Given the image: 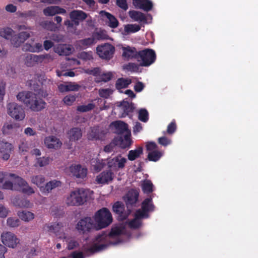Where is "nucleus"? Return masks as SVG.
<instances>
[{"instance_id":"nucleus-1","label":"nucleus","mask_w":258,"mask_h":258,"mask_svg":"<svg viewBox=\"0 0 258 258\" xmlns=\"http://www.w3.org/2000/svg\"><path fill=\"white\" fill-rule=\"evenodd\" d=\"M17 100L23 102L26 107L34 112L40 111L45 108L46 102L37 95L30 91L19 92Z\"/></svg>"},{"instance_id":"nucleus-2","label":"nucleus","mask_w":258,"mask_h":258,"mask_svg":"<svg viewBox=\"0 0 258 258\" xmlns=\"http://www.w3.org/2000/svg\"><path fill=\"white\" fill-rule=\"evenodd\" d=\"M96 226L95 228L100 230L108 226L112 222V217L107 208H102L98 210L93 216Z\"/></svg>"},{"instance_id":"nucleus-3","label":"nucleus","mask_w":258,"mask_h":258,"mask_svg":"<svg viewBox=\"0 0 258 258\" xmlns=\"http://www.w3.org/2000/svg\"><path fill=\"white\" fill-rule=\"evenodd\" d=\"M88 199V190L79 188L71 192L67 198V204L69 206H81L86 203Z\"/></svg>"},{"instance_id":"nucleus-4","label":"nucleus","mask_w":258,"mask_h":258,"mask_svg":"<svg viewBox=\"0 0 258 258\" xmlns=\"http://www.w3.org/2000/svg\"><path fill=\"white\" fill-rule=\"evenodd\" d=\"M156 58L155 52L154 50L146 48L138 51L137 61L140 65L143 67H148L153 63Z\"/></svg>"},{"instance_id":"nucleus-5","label":"nucleus","mask_w":258,"mask_h":258,"mask_svg":"<svg viewBox=\"0 0 258 258\" xmlns=\"http://www.w3.org/2000/svg\"><path fill=\"white\" fill-rule=\"evenodd\" d=\"M8 114L16 120H23L25 117L24 108L21 105L15 102H11L7 104Z\"/></svg>"},{"instance_id":"nucleus-6","label":"nucleus","mask_w":258,"mask_h":258,"mask_svg":"<svg viewBox=\"0 0 258 258\" xmlns=\"http://www.w3.org/2000/svg\"><path fill=\"white\" fill-rule=\"evenodd\" d=\"M95 227L93 220L91 217H85L81 219L76 225L77 231L82 234H85L90 232Z\"/></svg>"},{"instance_id":"nucleus-7","label":"nucleus","mask_w":258,"mask_h":258,"mask_svg":"<svg viewBox=\"0 0 258 258\" xmlns=\"http://www.w3.org/2000/svg\"><path fill=\"white\" fill-rule=\"evenodd\" d=\"M139 192L135 189H131L123 197V200L125 203L126 206L128 209L129 213L131 212V209L137 206V203L138 201Z\"/></svg>"},{"instance_id":"nucleus-8","label":"nucleus","mask_w":258,"mask_h":258,"mask_svg":"<svg viewBox=\"0 0 258 258\" xmlns=\"http://www.w3.org/2000/svg\"><path fill=\"white\" fill-rule=\"evenodd\" d=\"M9 176L13 180L14 185H17L21 188L23 193L28 195L34 193V190L29 186L28 183L22 178L13 173H10Z\"/></svg>"},{"instance_id":"nucleus-9","label":"nucleus","mask_w":258,"mask_h":258,"mask_svg":"<svg viewBox=\"0 0 258 258\" xmlns=\"http://www.w3.org/2000/svg\"><path fill=\"white\" fill-rule=\"evenodd\" d=\"M114 50V47L108 43L99 45L96 48L97 54L100 57L105 59H110L112 57Z\"/></svg>"},{"instance_id":"nucleus-10","label":"nucleus","mask_w":258,"mask_h":258,"mask_svg":"<svg viewBox=\"0 0 258 258\" xmlns=\"http://www.w3.org/2000/svg\"><path fill=\"white\" fill-rule=\"evenodd\" d=\"M13 150L14 146L11 143L0 140V156L3 160H8Z\"/></svg>"},{"instance_id":"nucleus-11","label":"nucleus","mask_w":258,"mask_h":258,"mask_svg":"<svg viewBox=\"0 0 258 258\" xmlns=\"http://www.w3.org/2000/svg\"><path fill=\"white\" fill-rule=\"evenodd\" d=\"M126 162V159L119 154L113 158L108 159L107 165L110 169H121L124 167Z\"/></svg>"},{"instance_id":"nucleus-12","label":"nucleus","mask_w":258,"mask_h":258,"mask_svg":"<svg viewBox=\"0 0 258 258\" xmlns=\"http://www.w3.org/2000/svg\"><path fill=\"white\" fill-rule=\"evenodd\" d=\"M3 243L6 246L14 248L19 243V239L16 236L11 232H6L1 234Z\"/></svg>"},{"instance_id":"nucleus-13","label":"nucleus","mask_w":258,"mask_h":258,"mask_svg":"<svg viewBox=\"0 0 258 258\" xmlns=\"http://www.w3.org/2000/svg\"><path fill=\"white\" fill-rule=\"evenodd\" d=\"M30 37V34L29 32L23 31L18 34L14 33L10 40L14 47H19Z\"/></svg>"},{"instance_id":"nucleus-14","label":"nucleus","mask_w":258,"mask_h":258,"mask_svg":"<svg viewBox=\"0 0 258 258\" xmlns=\"http://www.w3.org/2000/svg\"><path fill=\"white\" fill-rule=\"evenodd\" d=\"M122 233V228L120 227H114L111 228L110 231L107 234L104 232L101 234H98L96 237V240L98 242H101L105 240L107 236L110 238H116L121 235Z\"/></svg>"},{"instance_id":"nucleus-15","label":"nucleus","mask_w":258,"mask_h":258,"mask_svg":"<svg viewBox=\"0 0 258 258\" xmlns=\"http://www.w3.org/2000/svg\"><path fill=\"white\" fill-rule=\"evenodd\" d=\"M114 176V173L111 170H107L103 171L97 175L96 181L99 184H108L112 181Z\"/></svg>"},{"instance_id":"nucleus-16","label":"nucleus","mask_w":258,"mask_h":258,"mask_svg":"<svg viewBox=\"0 0 258 258\" xmlns=\"http://www.w3.org/2000/svg\"><path fill=\"white\" fill-rule=\"evenodd\" d=\"M70 171L72 175L78 178L83 179L87 174V169L83 168L80 164L72 165L70 167Z\"/></svg>"},{"instance_id":"nucleus-17","label":"nucleus","mask_w":258,"mask_h":258,"mask_svg":"<svg viewBox=\"0 0 258 258\" xmlns=\"http://www.w3.org/2000/svg\"><path fill=\"white\" fill-rule=\"evenodd\" d=\"M122 56L124 60H129L133 58L138 59V51L135 47L127 46L122 47Z\"/></svg>"},{"instance_id":"nucleus-18","label":"nucleus","mask_w":258,"mask_h":258,"mask_svg":"<svg viewBox=\"0 0 258 258\" xmlns=\"http://www.w3.org/2000/svg\"><path fill=\"white\" fill-rule=\"evenodd\" d=\"M44 144L48 149H58L62 145V143L57 137L50 136L47 137L44 139Z\"/></svg>"},{"instance_id":"nucleus-19","label":"nucleus","mask_w":258,"mask_h":258,"mask_svg":"<svg viewBox=\"0 0 258 258\" xmlns=\"http://www.w3.org/2000/svg\"><path fill=\"white\" fill-rule=\"evenodd\" d=\"M87 17V14L81 10H73L70 13V18L76 26L79 25V22L84 20Z\"/></svg>"},{"instance_id":"nucleus-20","label":"nucleus","mask_w":258,"mask_h":258,"mask_svg":"<svg viewBox=\"0 0 258 258\" xmlns=\"http://www.w3.org/2000/svg\"><path fill=\"white\" fill-rule=\"evenodd\" d=\"M112 210L113 212L116 213L119 216V218L121 220H125L130 213H126L124 212V204L119 201L115 202L112 206Z\"/></svg>"},{"instance_id":"nucleus-21","label":"nucleus","mask_w":258,"mask_h":258,"mask_svg":"<svg viewBox=\"0 0 258 258\" xmlns=\"http://www.w3.org/2000/svg\"><path fill=\"white\" fill-rule=\"evenodd\" d=\"M43 13L46 16H53L56 14H64L66 10L59 6H49L43 9Z\"/></svg>"},{"instance_id":"nucleus-22","label":"nucleus","mask_w":258,"mask_h":258,"mask_svg":"<svg viewBox=\"0 0 258 258\" xmlns=\"http://www.w3.org/2000/svg\"><path fill=\"white\" fill-rule=\"evenodd\" d=\"M54 50L55 53L63 56L69 55L72 52L71 46L66 44H59L54 48Z\"/></svg>"},{"instance_id":"nucleus-23","label":"nucleus","mask_w":258,"mask_h":258,"mask_svg":"<svg viewBox=\"0 0 258 258\" xmlns=\"http://www.w3.org/2000/svg\"><path fill=\"white\" fill-rule=\"evenodd\" d=\"M20 128V126L19 123L6 122L3 126L2 132L4 135H9L17 133Z\"/></svg>"},{"instance_id":"nucleus-24","label":"nucleus","mask_w":258,"mask_h":258,"mask_svg":"<svg viewBox=\"0 0 258 258\" xmlns=\"http://www.w3.org/2000/svg\"><path fill=\"white\" fill-rule=\"evenodd\" d=\"M102 17H105L107 18L108 26L112 28H115L118 25V21L116 18L109 13L102 11L100 12Z\"/></svg>"},{"instance_id":"nucleus-25","label":"nucleus","mask_w":258,"mask_h":258,"mask_svg":"<svg viewBox=\"0 0 258 258\" xmlns=\"http://www.w3.org/2000/svg\"><path fill=\"white\" fill-rule=\"evenodd\" d=\"M68 135L70 141H76L81 138L82 133L80 128L74 127L68 132Z\"/></svg>"},{"instance_id":"nucleus-26","label":"nucleus","mask_w":258,"mask_h":258,"mask_svg":"<svg viewBox=\"0 0 258 258\" xmlns=\"http://www.w3.org/2000/svg\"><path fill=\"white\" fill-rule=\"evenodd\" d=\"M43 62L42 55L29 54L26 57V63L27 66H33V63H42Z\"/></svg>"},{"instance_id":"nucleus-27","label":"nucleus","mask_w":258,"mask_h":258,"mask_svg":"<svg viewBox=\"0 0 258 258\" xmlns=\"http://www.w3.org/2000/svg\"><path fill=\"white\" fill-rule=\"evenodd\" d=\"M49 230L53 232L59 238H66L62 223H55L49 227Z\"/></svg>"},{"instance_id":"nucleus-28","label":"nucleus","mask_w":258,"mask_h":258,"mask_svg":"<svg viewBox=\"0 0 258 258\" xmlns=\"http://www.w3.org/2000/svg\"><path fill=\"white\" fill-rule=\"evenodd\" d=\"M103 131H100L99 127L94 126L91 128L89 137L92 140H102L104 136Z\"/></svg>"},{"instance_id":"nucleus-29","label":"nucleus","mask_w":258,"mask_h":258,"mask_svg":"<svg viewBox=\"0 0 258 258\" xmlns=\"http://www.w3.org/2000/svg\"><path fill=\"white\" fill-rule=\"evenodd\" d=\"M120 107L123 110V116L130 115V113H132L135 109V106L133 103H130L125 101H123L120 103Z\"/></svg>"},{"instance_id":"nucleus-30","label":"nucleus","mask_w":258,"mask_h":258,"mask_svg":"<svg viewBox=\"0 0 258 258\" xmlns=\"http://www.w3.org/2000/svg\"><path fill=\"white\" fill-rule=\"evenodd\" d=\"M128 15L130 18L135 21L143 22L144 23H146L147 21L145 15L141 12L132 10L129 11Z\"/></svg>"},{"instance_id":"nucleus-31","label":"nucleus","mask_w":258,"mask_h":258,"mask_svg":"<svg viewBox=\"0 0 258 258\" xmlns=\"http://www.w3.org/2000/svg\"><path fill=\"white\" fill-rule=\"evenodd\" d=\"M143 153V149L142 147H139L135 150H130L127 155L128 159L130 161H134L140 157Z\"/></svg>"},{"instance_id":"nucleus-32","label":"nucleus","mask_w":258,"mask_h":258,"mask_svg":"<svg viewBox=\"0 0 258 258\" xmlns=\"http://www.w3.org/2000/svg\"><path fill=\"white\" fill-rule=\"evenodd\" d=\"M107 246L108 244L105 243H95L90 247L86 248L85 251L90 253H94L105 249Z\"/></svg>"},{"instance_id":"nucleus-33","label":"nucleus","mask_w":258,"mask_h":258,"mask_svg":"<svg viewBox=\"0 0 258 258\" xmlns=\"http://www.w3.org/2000/svg\"><path fill=\"white\" fill-rule=\"evenodd\" d=\"M155 206L152 203L151 197L146 198L142 203V209L148 213L153 212L154 210Z\"/></svg>"},{"instance_id":"nucleus-34","label":"nucleus","mask_w":258,"mask_h":258,"mask_svg":"<svg viewBox=\"0 0 258 258\" xmlns=\"http://www.w3.org/2000/svg\"><path fill=\"white\" fill-rule=\"evenodd\" d=\"M115 128L118 131L119 134H123L128 131L127 124L123 121L118 120L112 123Z\"/></svg>"},{"instance_id":"nucleus-35","label":"nucleus","mask_w":258,"mask_h":258,"mask_svg":"<svg viewBox=\"0 0 258 258\" xmlns=\"http://www.w3.org/2000/svg\"><path fill=\"white\" fill-rule=\"evenodd\" d=\"M18 216L19 218L23 221H29L32 220L34 218V215L33 213L27 211H19L17 213Z\"/></svg>"},{"instance_id":"nucleus-36","label":"nucleus","mask_w":258,"mask_h":258,"mask_svg":"<svg viewBox=\"0 0 258 258\" xmlns=\"http://www.w3.org/2000/svg\"><path fill=\"white\" fill-rule=\"evenodd\" d=\"M13 203L16 206L21 208H28L30 204L29 201L23 198H16Z\"/></svg>"},{"instance_id":"nucleus-37","label":"nucleus","mask_w":258,"mask_h":258,"mask_svg":"<svg viewBox=\"0 0 258 258\" xmlns=\"http://www.w3.org/2000/svg\"><path fill=\"white\" fill-rule=\"evenodd\" d=\"M131 83V80L121 78L118 79L116 81L115 87L117 89L119 90L122 88H127Z\"/></svg>"},{"instance_id":"nucleus-38","label":"nucleus","mask_w":258,"mask_h":258,"mask_svg":"<svg viewBox=\"0 0 258 258\" xmlns=\"http://www.w3.org/2000/svg\"><path fill=\"white\" fill-rule=\"evenodd\" d=\"M15 33L14 31L9 27L0 29V36L6 39L10 40L13 34Z\"/></svg>"},{"instance_id":"nucleus-39","label":"nucleus","mask_w":258,"mask_h":258,"mask_svg":"<svg viewBox=\"0 0 258 258\" xmlns=\"http://www.w3.org/2000/svg\"><path fill=\"white\" fill-rule=\"evenodd\" d=\"M163 153L158 150L150 152L148 155V159L150 161L157 162L162 156Z\"/></svg>"},{"instance_id":"nucleus-40","label":"nucleus","mask_w":258,"mask_h":258,"mask_svg":"<svg viewBox=\"0 0 258 258\" xmlns=\"http://www.w3.org/2000/svg\"><path fill=\"white\" fill-rule=\"evenodd\" d=\"M105 163L102 160H101L99 159H96L92 161V166L93 168V170L97 172L101 171Z\"/></svg>"},{"instance_id":"nucleus-41","label":"nucleus","mask_w":258,"mask_h":258,"mask_svg":"<svg viewBox=\"0 0 258 258\" xmlns=\"http://www.w3.org/2000/svg\"><path fill=\"white\" fill-rule=\"evenodd\" d=\"M140 29V26L137 24H127L125 25L124 29L125 32L127 34L137 32Z\"/></svg>"},{"instance_id":"nucleus-42","label":"nucleus","mask_w":258,"mask_h":258,"mask_svg":"<svg viewBox=\"0 0 258 258\" xmlns=\"http://www.w3.org/2000/svg\"><path fill=\"white\" fill-rule=\"evenodd\" d=\"M153 184L150 180L145 181L142 185V190L145 194H150L153 191Z\"/></svg>"},{"instance_id":"nucleus-43","label":"nucleus","mask_w":258,"mask_h":258,"mask_svg":"<svg viewBox=\"0 0 258 258\" xmlns=\"http://www.w3.org/2000/svg\"><path fill=\"white\" fill-rule=\"evenodd\" d=\"M20 220L16 217H9L7 220V226L11 228L17 227L20 225Z\"/></svg>"},{"instance_id":"nucleus-44","label":"nucleus","mask_w":258,"mask_h":258,"mask_svg":"<svg viewBox=\"0 0 258 258\" xmlns=\"http://www.w3.org/2000/svg\"><path fill=\"white\" fill-rule=\"evenodd\" d=\"M31 181L32 183L36 184L37 186L42 188L43 187L42 184L45 181V178L42 175H36L32 177Z\"/></svg>"},{"instance_id":"nucleus-45","label":"nucleus","mask_w":258,"mask_h":258,"mask_svg":"<svg viewBox=\"0 0 258 258\" xmlns=\"http://www.w3.org/2000/svg\"><path fill=\"white\" fill-rule=\"evenodd\" d=\"M95 104L92 103H88L87 105H80L77 107V110L81 112L89 111L95 108Z\"/></svg>"},{"instance_id":"nucleus-46","label":"nucleus","mask_w":258,"mask_h":258,"mask_svg":"<svg viewBox=\"0 0 258 258\" xmlns=\"http://www.w3.org/2000/svg\"><path fill=\"white\" fill-rule=\"evenodd\" d=\"M78 57L83 60H90L93 59L92 52L91 51L88 52L82 51L78 53Z\"/></svg>"},{"instance_id":"nucleus-47","label":"nucleus","mask_w":258,"mask_h":258,"mask_svg":"<svg viewBox=\"0 0 258 258\" xmlns=\"http://www.w3.org/2000/svg\"><path fill=\"white\" fill-rule=\"evenodd\" d=\"M139 119L146 122L149 119V113L146 109H141L139 112Z\"/></svg>"},{"instance_id":"nucleus-48","label":"nucleus","mask_w":258,"mask_h":258,"mask_svg":"<svg viewBox=\"0 0 258 258\" xmlns=\"http://www.w3.org/2000/svg\"><path fill=\"white\" fill-rule=\"evenodd\" d=\"M140 66H141L140 64L135 63L129 62L124 66V69L130 72H137Z\"/></svg>"},{"instance_id":"nucleus-49","label":"nucleus","mask_w":258,"mask_h":258,"mask_svg":"<svg viewBox=\"0 0 258 258\" xmlns=\"http://www.w3.org/2000/svg\"><path fill=\"white\" fill-rule=\"evenodd\" d=\"M19 150L21 153H25L29 150V146L27 142L24 140H21L19 144Z\"/></svg>"},{"instance_id":"nucleus-50","label":"nucleus","mask_w":258,"mask_h":258,"mask_svg":"<svg viewBox=\"0 0 258 258\" xmlns=\"http://www.w3.org/2000/svg\"><path fill=\"white\" fill-rule=\"evenodd\" d=\"M95 43L94 38L92 36L80 40V44L84 46H89Z\"/></svg>"},{"instance_id":"nucleus-51","label":"nucleus","mask_w":258,"mask_h":258,"mask_svg":"<svg viewBox=\"0 0 258 258\" xmlns=\"http://www.w3.org/2000/svg\"><path fill=\"white\" fill-rule=\"evenodd\" d=\"M148 212L142 210V209L141 210H137L135 214V217L139 220H141L143 218H148Z\"/></svg>"},{"instance_id":"nucleus-52","label":"nucleus","mask_w":258,"mask_h":258,"mask_svg":"<svg viewBox=\"0 0 258 258\" xmlns=\"http://www.w3.org/2000/svg\"><path fill=\"white\" fill-rule=\"evenodd\" d=\"M107 35L105 31H100L94 33L93 35L94 40H103L106 38Z\"/></svg>"},{"instance_id":"nucleus-53","label":"nucleus","mask_w":258,"mask_h":258,"mask_svg":"<svg viewBox=\"0 0 258 258\" xmlns=\"http://www.w3.org/2000/svg\"><path fill=\"white\" fill-rule=\"evenodd\" d=\"M76 96L74 95H69L64 97L63 101L68 105H71L75 101Z\"/></svg>"},{"instance_id":"nucleus-54","label":"nucleus","mask_w":258,"mask_h":258,"mask_svg":"<svg viewBox=\"0 0 258 258\" xmlns=\"http://www.w3.org/2000/svg\"><path fill=\"white\" fill-rule=\"evenodd\" d=\"M153 8V4L149 0H144L143 1V4L141 7V9H143L145 11L148 12L152 10Z\"/></svg>"},{"instance_id":"nucleus-55","label":"nucleus","mask_w":258,"mask_h":258,"mask_svg":"<svg viewBox=\"0 0 258 258\" xmlns=\"http://www.w3.org/2000/svg\"><path fill=\"white\" fill-rule=\"evenodd\" d=\"M112 93L110 89H102L99 90V96L104 98H107Z\"/></svg>"},{"instance_id":"nucleus-56","label":"nucleus","mask_w":258,"mask_h":258,"mask_svg":"<svg viewBox=\"0 0 258 258\" xmlns=\"http://www.w3.org/2000/svg\"><path fill=\"white\" fill-rule=\"evenodd\" d=\"M142 224V222L140 220L137 219L135 217V219L131 220L129 222V226L131 228L137 229L139 228Z\"/></svg>"},{"instance_id":"nucleus-57","label":"nucleus","mask_w":258,"mask_h":258,"mask_svg":"<svg viewBox=\"0 0 258 258\" xmlns=\"http://www.w3.org/2000/svg\"><path fill=\"white\" fill-rule=\"evenodd\" d=\"M158 142L159 144L163 146H167L171 144V141L170 139L164 136L159 138L158 139Z\"/></svg>"},{"instance_id":"nucleus-58","label":"nucleus","mask_w":258,"mask_h":258,"mask_svg":"<svg viewBox=\"0 0 258 258\" xmlns=\"http://www.w3.org/2000/svg\"><path fill=\"white\" fill-rule=\"evenodd\" d=\"M49 162V158L47 157H43L42 158H39L37 159V164L40 167H43L44 166L47 164H48Z\"/></svg>"},{"instance_id":"nucleus-59","label":"nucleus","mask_w":258,"mask_h":258,"mask_svg":"<svg viewBox=\"0 0 258 258\" xmlns=\"http://www.w3.org/2000/svg\"><path fill=\"white\" fill-rule=\"evenodd\" d=\"M176 130V124L175 120H173L167 126V133L168 134H173Z\"/></svg>"},{"instance_id":"nucleus-60","label":"nucleus","mask_w":258,"mask_h":258,"mask_svg":"<svg viewBox=\"0 0 258 258\" xmlns=\"http://www.w3.org/2000/svg\"><path fill=\"white\" fill-rule=\"evenodd\" d=\"M146 148L147 151L152 152L157 150L158 146L155 142H150L147 143Z\"/></svg>"},{"instance_id":"nucleus-61","label":"nucleus","mask_w":258,"mask_h":258,"mask_svg":"<svg viewBox=\"0 0 258 258\" xmlns=\"http://www.w3.org/2000/svg\"><path fill=\"white\" fill-rule=\"evenodd\" d=\"M127 0H117L116 5L122 10L126 11L128 9Z\"/></svg>"},{"instance_id":"nucleus-62","label":"nucleus","mask_w":258,"mask_h":258,"mask_svg":"<svg viewBox=\"0 0 258 258\" xmlns=\"http://www.w3.org/2000/svg\"><path fill=\"white\" fill-rule=\"evenodd\" d=\"M79 246V243L77 241L71 240L68 243L67 248L69 250H72L78 247Z\"/></svg>"},{"instance_id":"nucleus-63","label":"nucleus","mask_w":258,"mask_h":258,"mask_svg":"<svg viewBox=\"0 0 258 258\" xmlns=\"http://www.w3.org/2000/svg\"><path fill=\"white\" fill-rule=\"evenodd\" d=\"M112 77V74L110 72L103 73L101 76V79L102 81L106 82L110 81Z\"/></svg>"},{"instance_id":"nucleus-64","label":"nucleus","mask_w":258,"mask_h":258,"mask_svg":"<svg viewBox=\"0 0 258 258\" xmlns=\"http://www.w3.org/2000/svg\"><path fill=\"white\" fill-rule=\"evenodd\" d=\"M22 50L25 51L34 52V45L26 43L23 45Z\"/></svg>"}]
</instances>
